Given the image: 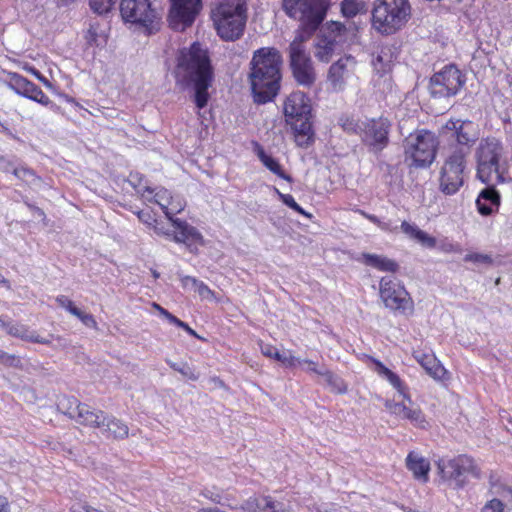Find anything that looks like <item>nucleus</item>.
<instances>
[{
    "mask_svg": "<svg viewBox=\"0 0 512 512\" xmlns=\"http://www.w3.org/2000/svg\"><path fill=\"white\" fill-rule=\"evenodd\" d=\"M464 261L473 263H483L488 265H491L493 262L491 256L481 253H469L465 255Z\"/></svg>",
    "mask_w": 512,
    "mask_h": 512,
    "instance_id": "51",
    "label": "nucleus"
},
{
    "mask_svg": "<svg viewBox=\"0 0 512 512\" xmlns=\"http://www.w3.org/2000/svg\"><path fill=\"white\" fill-rule=\"evenodd\" d=\"M465 152L448 151L440 172V190L446 195L455 194L464 184L467 168Z\"/></svg>",
    "mask_w": 512,
    "mask_h": 512,
    "instance_id": "12",
    "label": "nucleus"
},
{
    "mask_svg": "<svg viewBox=\"0 0 512 512\" xmlns=\"http://www.w3.org/2000/svg\"><path fill=\"white\" fill-rule=\"evenodd\" d=\"M120 13L125 22L139 25L150 32L156 28L161 19L153 0H122Z\"/></svg>",
    "mask_w": 512,
    "mask_h": 512,
    "instance_id": "13",
    "label": "nucleus"
},
{
    "mask_svg": "<svg viewBox=\"0 0 512 512\" xmlns=\"http://www.w3.org/2000/svg\"><path fill=\"white\" fill-rule=\"evenodd\" d=\"M202 7L201 0H171L169 24L172 29L183 31L192 25Z\"/></svg>",
    "mask_w": 512,
    "mask_h": 512,
    "instance_id": "18",
    "label": "nucleus"
},
{
    "mask_svg": "<svg viewBox=\"0 0 512 512\" xmlns=\"http://www.w3.org/2000/svg\"><path fill=\"white\" fill-rule=\"evenodd\" d=\"M171 223L176 230L173 234L175 242L185 244L188 242L203 243V236L194 226L178 218L173 219Z\"/></svg>",
    "mask_w": 512,
    "mask_h": 512,
    "instance_id": "24",
    "label": "nucleus"
},
{
    "mask_svg": "<svg viewBox=\"0 0 512 512\" xmlns=\"http://www.w3.org/2000/svg\"><path fill=\"white\" fill-rule=\"evenodd\" d=\"M255 152H256L259 160L261 161V163L270 172H272L273 174L277 175L281 179H284L290 183L293 181L292 177L283 170L279 161L277 159H275L274 157H272L271 155L267 154L259 144H256Z\"/></svg>",
    "mask_w": 512,
    "mask_h": 512,
    "instance_id": "30",
    "label": "nucleus"
},
{
    "mask_svg": "<svg viewBox=\"0 0 512 512\" xmlns=\"http://www.w3.org/2000/svg\"><path fill=\"white\" fill-rule=\"evenodd\" d=\"M247 0H215L211 19L218 36L225 41L238 40L248 18Z\"/></svg>",
    "mask_w": 512,
    "mask_h": 512,
    "instance_id": "2",
    "label": "nucleus"
},
{
    "mask_svg": "<svg viewBox=\"0 0 512 512\" xmlns=\"http://www.w3.org/2000/svg\"><path fill=\"white\" fill-rule=\"evenodd\" d=\"M503 148L496 138H485L479 143L476 151L477 176L485 184H498L505 181L499 172V159Z\"/></svg>",
    "mask_w": 512,
    "mask_h": 512,
    "instance_id": "7",
    "label": "nucleus"
},
{
    "mask_svg": "<svg viewBox=\"0 0 512 512\" xmlns=\"http://www.w3.org/2000/svg\"><path fill=\"white\" fill-rule=\"evenodd\" d=\"M443 135L451 141L448 151L465 152L468 156L471 147L478 140L479 134L476 125L469 120L450 119L442 128Z\"/></svg>",
    "mask_w": 512,
    "mask_h": 512,
    "instance_id": "14",
    "label": "nucleus"
},
{
    "mask_svg": "<svg viewBox=\"0 0 512 512\" xmlns=\"http://www.w3.org/2000/svg\"><path fill=\"white\" fill-rule=\"evenodd\" d=\"M283 110L287 123L293 126L298 135L307 137L311 135L312 106L309 97L304 92H292L286 98Z\"/></svg>",
    "mask_w": 512,
    "mask_h": 512,
    "instance_id": "10",
    "label": "nucleus"
},
{
    "mask_svg": "<svg viewBox=\"0 0 512 512\" xmlns=\"http://www.w3.org/2000/svg\"><path fill=\"white\" fill-rule=\"evenodd\" d=\"M168 321L171 323V324H174L176 325L177 327H180V328H186V323L183 322L182 320L178 319L176 316L174 315H171L170 318L168 319Z\"/></svg>",
    "mask_w": 512,
    "mask_h": 512,
    "instance_id": "61",
    "label": "nucleus"
},
{
    "mask_svg": "<svg viewBox=\"0 0 512 512\" xmlns=\"http://www.w3.org/2000/svg\"><path fill=\"white\" fill-rule=\"evenodd\" d=\"M465 78L455 65H447L435 73L430 80V92L433 97H451L463 87Z\"/></svg>",
    "mask_w": 512,
    "mask_h": 512,
    "instance_id": "16",
    "label": "nucleus"
},
{
    "mask_svg": "<svg viewBox=\"0 0 512 512\" xmlns=\"http://www.w3.org/2000/svg\"><path fill=\"white\" fill-rule=\"evenodd\" d=\"M500 419L505 429L512 434V416L507 411H502Z\"/></svg>",
    "mask_w": 512,
    "mask_h": 512,
    "instance_id": "57",
    "label": "nucleus"
},
{
    "mask_svg": "<svg viewBox=\"0 0 512 512\" xmlns=\"http://www.w3.org/2000/svg\"><path fill=\"white\" fill-rule=\"evenodd\" d=\"M100 430L107 438L117 440L125 439L129 434V428L123 421L109 415H107L104 428Z\"/></svg>",
    "mask_w": 512,
    "mask_h": 512,
    "instance_id": "33",
    "label": "nucleus"
},
{
    "mask_svg": "<svg viewBox=\"0 0 512 512\" xmlns=\"http://www.w3.org/2000/svg\"><path fill=\"white\" fill-rule=\"evenodd\" d=\"M205 497L209 498L212 502L216 503V504H220V505H225L222 501H221V497L219 495H207V494H204Z\"/></svg>",
    "mask_w": 512,
    "mask_h": 512,
    "instance_id": "63",
    "label": "nucleus"
},
{
    "mask_svg": "<svg viewBox=\"0 0 512 512\" xmlns=\"http://www.w3.org/2000/svg\"><path fill=\"white\" fill-rule=\"evenodd\" d=\"M75 421L84 426L101 429L104 428L107 421V414L102 410L93 409L87 404H83Z\"/></svg>",
    "mask_w": 512,
    "mask_h": 512,
    "instance_id": "27",
    "label": "nucleus"
},
{
    "mask_svg": "<svg viewBox=\"0 0 512 512\" xmlns=\"http://www.w3.org/2000/svg\"><path fill=\"white\" fill-rule=\"evenodd\" d=\"M413 356L432 378L440 380L444 377L446 370L433 354L415 351Z\"/></svg>",
    "mask_w": 512,
    "mask_h": 512,
    "instance_id": "29",
    "label": "nucleus"
},
{
    "mask_svg": "<svg viewBox=\"0 0 512 512\" xmlns=\"http://www.w3.org/2000/svg\"><path fill=\"white\" fill-rule=\"evenodd\" d=\"M166 363L175 371L179 372L181 375L186 377L189 380L196 381L199 379V374L195 371L194 368L190 367L187 362L176 363L169 359H166Z\"/></svg>",
    "mask_w": 512,
    "mask_h": 512,
    "instance_id": "43",
    "label": "nucleus"
},
{
    "mask_svg": "<svg viewBox=\"0 0 512 512\" xmlns=\"http://www.w3.org/2000/svg\"><path fill=\"white\" fill-rule=\"evenodd\" d=\"M82 405L83 403L74 397H63L58 403V408L69 418L76 420Z\"/></svg>",
    "mask_w": 512,
    "mask_h": 512,
    "instance_id": "40",
    "label": "nucleus"
},
{
    "mask_svg": "<svg viewBox=\"0 0 512 512\" xmlns=\"http://www.w3.org/2000/svg\"><path fill=\"white\" fill-rule=\"evenodd\" d=\"M73 315L76 316L85 326L97 329V322L92 314L84 313L80 309L74 310Z\"/></svg>",
    "mask_w": 512,
    "mask_h": 512,
    "instance_id": "50",
    "label": "nucleus"
},
{
    "mask_svg": "<svg viewBox=\"0 0 512 512\" xmlns=\"http://www.w3.org/2000/svg\"><path fill=\"white\" fill-rule=\"evenodd\" d=\"M356 60L353 56L347 55L334 62L328 70L327 80L336 91H341L346 81L354 74Z\"/></svg>",
    "mask_w": 512,
    "mask_h": 512,
    "instance_id": "20",
    "label": "nucleus"
},
{
    "mask_svg": "<svg viewBox=\"0 0 512 512\" xmlns=\"http://www.w3.org/2000/svg\"><path fill=\"white\" fill-rule=\"evenodd\" d=\"M212 79L213 77H207L191 83L195 89V103L199 109L204 108L208 103V88L211 85Z\"/></svg>",
    "mask_w": 512,
    "mask_h": 512,
    "instance_id": "36",
    "label": "nucleus"
},
{
    "mask_svg": "<svg viewBox=\"0 0 512 512\" xmlns=\"http://www.w3.org/2000/svg\"><path fill=\"white\" fill-rule=\"evenodd\" d=\"M280 200L289 208L294 210L295 212L307 217L312 218V214L306 212L302 207H300L295 201L294 197L290 194H280Z\"/></svg>",
    "mask_w": 512,
    "mask_h": 512,
    "instance_id": "45",
    "label": "nucleus"
},
{
    "mask_svg": "<svg viewBox=\"0 0 512 512\" xmlns=\"http://www.w3.org/2000/svg\"><path fill=\"white\" fill-rule=\"evenodd\" d=\"M340 7L342 16L348 19L368 11L367 3L364 0H342Z\"/></svg>",
    "mask_w": 512,
    "mask_h": 512,
    "instance_id": "37",
    "label": "nucleus"
},
{
    "mask_svg": "<svg viewBox=\"0 0 512 512\" xmlns=\"http://www.w3.org/2000/svg\"><path fill=\"white\" fill-rule=\"evenodd\" d=\"M322 377L333 392L338 394H345L347 392V385L345 382L328 369L326 372H323Z\"/></svg>",
    "mask_w": 512,
    "mask_h": 512,
    "instance_id": "42",
    "label": "nucleus"
},
{
    "mask_svg": "<svg viewBox=\"0 0 512 512\" xmlns=\"http://www.w3.org/2000/svg\"><path fill=\"white\" fill-rule=\"evenodd\" d=\"M10 505L8 499L0 495V512H9Z\"/></svg>",
    "mask_w": 512,
    "mask_h": 512,
    "instance_id": "60",
    "label": "nucleus"
},
{
    "mask_svg": "<svg viewBox=\"0 0 512 512\" xmlns=\"http://www.w3.org/2000/svg\"><path fill=\"white\" fill-rule=\"evenodd\" d=\"M310 510L312 512H342L335 507L329 508V507H325V506L317 505V504H314L312 507H310Z\"/></svg>",
    "mask_w": 512,
    "mask_h": 512,
    "instance_id": "58",
    "label": "nucleus"
},
{
    "mask_svg": "<svg viewBox=\"0 0 512 512\" xmlns=\"http://www.w3.org/2000/svg\"><path fill=\"white\" fill-rule=\"evenodd\" d=\"M411 16L408 0H376L372 11V26L383 35L400 30Z\"/></svg>",
    "mask_w": 512,
    "mask_h": 512,
    "instance_id": "5",
    "label": "nucleus"
},
{
    "mask_svg": "<svg viewBox=\"0 0 512 512\" xmlns=\"http://www.w3.org/2000/svg\"><path fill=\"white\" fill-rule=\"evenodd\" d=\"M181 283L184 287L191 284L194 290L199 294L202 299L213 300L215 299V292L212 291L204 282L192 276H182Z\"/></svg>",
    "mask_w": 512,
    "mask_h": 512,
    "instance_id": "38",
    "label": "nucleus"
},
{
    "mask_svg": "<svg viewBox=\"0 0 512 512\" xmlns=\"http://www.w3.org/2000/svg\"><path fill=\"white\" fill-rule=\"evenodd\" d=\"M159 314L161 316H163L164 318H166L167 320L170 318V316L172 315L168 310L164 309L163 307H161L159 310H158Z\"/></svg>",
    "mask_w": 512,
    "mask_h": 512,
    "instance_id": "64",
    "label": "nucleus"
},
{
    "mask_svg": "<svg viewBox=\"0 0 512 512\" xmlns=\"http://www.w3.org/2000/svg\"><path fill=\"white\" fill-rule=\"evenodd\" d=\"M384 406L391 415L399 419L408 420L416 428L427 429L429 427V422L422 410L412 400L410 404L405 399H403V402H395L388 399L385 401Z\"/></svg>",
    "mask_w": 512,
    "mask_h": 512,
    "instance_id": "19",
    "label": "nucleus"
},
{
    "mask_svg": "<svg viewBox=\"0 0 512 512\" xmlns=\"http://www.w3.org/2000/svg\"><path fill=\"white\" fill-rule=\"evenodd\" d=\"M12 173L18 179L25 181L26 183L29 184L33 183L37 179L34 171L25 166L13 168Z\"/></svg>",
    "mask_w": 512,
    "mask_h": 512,
    "instance_id": "44",
    "label": "nucleus"
},
{
    "mask_svg": "<svg viewBox=\"0 0 512 512\" xmlns=\"http://www.w3.org/2000/svg\"><path fill=\"white\" fill-rule=\"evenodd\" d=\"M56 302L59 306L65 308L68 312L73 315V311L78 308L74 305V303L65 295H59L56 297Z\"/></svg>",
    "mask_w": 512,
    "mask_h": 512,
    "instance_id": "56",
    "label": "nucleus"
},
{
    "mask_svg": "<svg viewBox=\"0 0 512 512\" xmlns=\"http://www.w3.org/2000/svg\"><path fill=\"white\" fill-rule=\"evenodd\" d=\"M402 232L409 238L416 240L422 246L427 248H435L437 241L436 238L430 236L425 231L419 229L416 225L411 224L407 221L401 223Z\"/></svg>",
    "mask_w": 512,
    "mask_h": 512,
    "instance_id": "31",
    "label": "nucleus"
},
{
    "mask_svg": "<svg viewBox=\"0 0 512 512\" xmlns=\"http://www.w3.org/2000/svg\"><path fill=\"white\" fill-rule=\"evenodd\" d=\"M9 87L16 94L38 102L44 106L52 104L49 97L42 91L39 86L19 74H13L11 76Z\"/></svg>",
    "mask_w": 512,
    "mask_h": 512,
    "instance_id": "21",
    "label": "nucleus"
},
{
    "mask_svg": "<svg viewBox=\"0 0 512 512\" xmlns=\"http://www.w3.org/2000/svg\"><path fill=\"white\" fill-rule=\"evenodd\" d=\"M0 362L9 367H19L21 365V361L18 356L13 354H8L7 352L0 350Z\"/></svg>",
    "mask_w": 512,
    "mask_h": 512,
    "instance_id": "52",
    "label": "nucleus"
},
{
    "mask_svg": "<svg viewBox=\"0 0 512 512\" xmlns=\"http://www.w3.org/2000/svg\"><path fill=\"white\" fill-rule=\"evenodd\" d=\"M496 184H487V187L483 189L477 200V208L480 214L489 215L493 212L494 208H498L500 205V194L495 190Z\"/></svg>",
    "mask_w": 512,
    "mask_h": 512,
    "instance_id": "26",
    "label": "nucleus"
},
{
    "mask_svg": "<svg viewBox=\"0 0 512 512\" xmlns=\"http://www.w3.org/2000/svg\"><path fill=\"white\" fill-rule=\"evenodd\" d=\"M391 121L386 117L371 118L362 121L359 136L364 145L373 153H379L389 144Z\"/></svg>",
    "mask_w": 512,
    "mask_h": 512,
    "instance_id": "15",
    "label": "nucleus"
},
{
    "mask_svg": "<svg viewBox=\"0 0 512 512\" xmlns=\"http://www.w3.org/2000/svg\"><path fill=\"white\" fill-rule=\"evenodd\" d=\"M137 216L139 220L147 225L148 227H152L154 224H156V218L154 217L153 213L149 210H141L137 212Z\"/></svg>",
    "mask_w": 512,
    "mask_h": 512,
    "instance_id": "54",
    "label": "nucleus"
},
{
    "mask_svg": "<svg viewBox=\"0 0 512 512\" xmlns=\"http://www.w3.org/2000/svg\"><path fill=\"white\" fill-rule=\"evenodd\" d=\"M363 259L366 265L376 268L380 271L394 273L399 269L397 262L382 255L364 253Z\"/></svg>",
    "mask_w": 512,
    "mask_h": 512,
    "instance_id": "34",
    "label": "nucleus"
},
{
    "mask_svg": "<svg viewBox=\"0 0 512 512\" xmlns=\"http://www.w3.org/2000/svg\"><path fill=\"white\" fill-rule=\"evenodd\" d=\"M355 26H346L339 21H329L314 44V56L328 63L334 54L340 52L350 35H354Z\"/></svg>",
    "mask_w": 512,
    "mask_h": 512,
    "instance_id": "6",
    "label": "nucleus"
},
{
    "mask_svg": "<svg viewBox=\"0 0 512 512\" xmlns=\"http://www.w3.org/2000/svg\"><path fill=\"white\" fill-rule=\"evenodd\" d=\"M406 467L415 479L426 483L429 479L430 463L417 452L411 451L406 457Z\"/></svg>",
    "mask_w": 512,
    "mask_h": 512,
    "instance_id": "25",
    "label": "nucleus"
},
{
    "mask_svg": "<svg viewBox=\"0 0 512 512\" xmlns=\"http://www.w3.org/2000/svg\"><path fill=\"white\" fill-rule=\"evenodd\" d=\"M151 228L158 235H164V236H170L171 235V233L168 230H165L162 226H159L157 221H156V224H154Z\"/></svg>",
    "mask_w": 512,
    "mask_h": 512,
    "instance_id": "59",
    "label": "nucleus"
},
{
    "mask_svg": "<svg viewBox=\"0 0 512 512\" xmlns=\"http://www.w3.org/2000/svg\"><path fill=\"white\" fill-rule=\"evenodd\" d=\"M394 59L395 57L392 47H382L372 60V65L375 72L379 75L388 73L391 70Z\"/></svg>",
    "mask_w": 512,
    "mask_h": 512,
    "instance_id": "32",
    "label": "nucleus"
},
{
    "mask_svg": "<svg viewBox=\"0 0 512 512\" xmlns=\"http://www.w3.org/2000/svg\"><path fill=\"white\" fill-rule=\"evenodd\" d=\"M308 38L303 34H297L289 45V59L293 77L299 85L304 87H311L316 81L313 62L304 44Z\"/></svg>",
    "mask_w": 512,
    "mask_h": 512,
    "instance_id": "11",
    "label": "nucleus"
},
{
    "mask_svg": "<svg viewBox=\"0 0 512 512\" xmlns=\"http://www.w3.org/2000/svg\"><path fill=\"white\" fill-rule=\"evenodd\" d=\"M115 3L116 0H89L91 9L98 14L107 13Z\"/></svg>",
    "mask_w": 512,
    "mask_h": 512,
    "instance_id": "46",
    "label": "nucleus"
},
{
    "mask_svg": "<svg viewBox=\"0 0 512 512\" xmlns=\"http://www.w3.org/2000/svg\"><path fill=\"white\" fill-rule=\"evenodd\" d=\"M148 201L158 204L163 210L166 217L172 221L175 219L173 216L180 213L185 208V201L180 196H173L167 189L161 188L153 194L151 198L147 197Z\"/></svg>",
    "mask_w": 512,
    "mask_h": 512,
    "instance_id": "22",
    "label": "nucleus"
},
{
    "mask_svg": "<svg viewBox=\"0 0 512 512\" xmlns=\"http://www.w3.org/2000/svg\"><path fill=\"white\" fill-rule=\"evenodd\" d=\"M0 327L10 336L33 343L50 344L48 339L38 336L22 323L0 316Z\"/></svg>",
    "mask_w": 512,
    "mask_h": 512,
    "instance_id": "23",
    "label": "nucleus"
},
{
    "mask_svg": "<svg viewBox=\"0 0 512 512\" xmlns=\"http://www.w3.org/2000/svg\"><path fill=\"white\" fill-rule=\"evenodd\" d=\"M374 364V371L382 378L386 379L403 397L411 404V396L407 392L406 386L401 381L400 377L387 368L381 361L370 358Z\"/></svg>",
    "mask_w": 512,
    "mask_h": 512,
    "instance_id": "28",
    "label": "nucleus"
},
{
    "mask_svg": "<svg viewBox=\"0 0 512 512\" xmlns=\"http://www.w3.org/2000/svg\"><path fill=\"white\" fill-rule=\"evenodd\" d=\"M379 296L385 308L404 316L414 313V301L403 283L393 276H385L379 282Z\"/></svg>",
    "mask_w": 512,
    "mask_h": 512,
    "instance_id": "9",
    "label": "nucleus"
},
{
    "mask_svg": "<svg viewBox=\"0 0 512 512\" xmlns=\"http://www.w3.org/2000/svg\"><path fill=\"white\" fill-rule=\"evenodd\" d=\"M437 468L441 477L445 480L455 481L457 488H462L465 485L461 477L466 473L476 478L480 477V469L475 464L473 458L467 455H459L449 460L440 459L437 462Z\"/></svg>",
    "mask_w": 512,
    "mask_h": 512,
    "instance_id": "17",
    "label": "nucleus"
},
{
    "mask_svg": "<svg viewBox=\"0 0 512 512\" xmlns=\"http://www.w3.org/2000/svg\"><path fill=\"white\" fill-rule=\"evenodd\" d=\"M342 128L349 133H356L359 135V132H362V121H356L353 118H343L341 119Z\"/></svg>",
    "mask_w": 512,
    "mask_h": 512,
    "instance_id": "47",
    "label": "nucleus"
},
{
    "mask_svg": "<svg viewBox=\"0 0 512 512\" xmlns=\"http://www.w3.org/2000/svg\"><path fill=\"white\" fill-rule=\"evenodd\" d=\"M302 363L307 365V368H306L307 372L315 373L319 376H323V372H326V370H327L325 367L319 368L317 363L312 360H308V359L300 360L299 364H302Z\"/></svg>",
    "mask_w": 512,
    "mask_h": 512,
    "instance_id": "55",
    "label": "nucleus"
},
{
    "mask_svg": "<svg viewBox=\"0 0 512 512\" xmlns=\"http://www.w3.org/2000/svg\"><path fill=\"white\" fill-rule=\"evenodd\" d=\"M438 140L431 131L422 129L410 133L404 140L405 159L411 166L427 167L435 159Z\"/></svg>",
    "mask_w": 512,
    "mask_h": 512,
    "instance_id": "8",
    "label": "nucleus"
},
{
    "mask_svg": "<svg viewBox=\"0 0 512 512\" xmlns=\"http://www.w3.org/2000/svg\"><path fill=\"white\" fill-rule=\"evenodd\" d=\"M359 213L367 220L377 225L381 230L389 232L393 231V228L391 227L390 223L382 221L376 215L369 214L363 210H359Z\"/></svg>",
    "mask_w": 512,
    "mask_h": 512,
    "instance_id": "48",
    "label": "nucleus"
},
{
    "mask_svg": "<svg viewBox=\"0 0 512 512\" xmlns=\"http://www.w3.org/2000/svg\"><path fill=\"white\" fill-rule=\"evenodd\" d=\"M262 502V512H290L292 510L289 501H279L270 495H262Z\"/></svg>",
    "mask_w": 512,
    "mask_h": 512,
    "instance_id": "39",
    "label": "nucleus"
},
{
    "mask_svg": "<svg viewBox=\"0 0 512 512\" xmlns=\"http://www.w3.org/2000/svg\"><path fill=\"white\" fill-rule=\"evenodd\" d=\"M491 492L493 494L499 495L505 500L507 503L512 504V489L502 485H491Z\"/></svg>",
    "mask_w": 512,
    "mask_h": 512,
    "instance_id": "49",
    "label": "nucleus"
},
{
    "mask_svg": "<svg viewBox=\"0 0 512 512\" xmlns=\"http://www.w3.org/2000/svg\"><path fill=\"white\" fill-rule=\"evenodd\" d=\"M28 207L39 217H41L43 220L46 219V215L44 213V211L39 208V207H36L34 205H31V204H28Z\"/></svg>",
    "mask_w": 512,
    "mask_h": 512,
    "instance_id": "62",
    "label": "nucleus"
},
{
    "mask_svg": "<svg viewBox=\"0 0 512 512\" xmlns=\"http://www.w3.org/2000/svg\"><path fill=\"white\" fill-rule=\"evenodd\" d=\"M482 512H504V504L501 500L494 498L484 505Z\"/></svg>",
    "mask_w": 512,
    "mask_h": 512,
    "instance_id": "53",
    "label": "nucleus"
},
{
    "mask_svg": "<svg viewBox=\"0 0 512 512\" xmlns=\"http://www.w3.org/2000/svg\"><path fill=\"white\" fill-rule=\"evenodd\" d=\"M330 0H282V9L300 23L297 34L310 37L324 21Z\"/></svg>",
    "mask_w": 512,
    "mask_h": 512,
    "instance_id": "4",
    "label": "nucleus"
},
{
    "mask_svg": "<svg viewBox=\"0 0 512 512\" xmlns=\"http://www.w3.org/2000/svg\"><path fill=\"white\" fill-rule=\"evenodd\" d=\"M262 495L251 496L240 506L227 505L231 510H242L243 512H262Z\"/></svg>",
    "mask_w": 512,
    "mask_h": 512,
    "instance_id": "41",
    "label": "nucleus"
},
{
    "mask_svg": "<svg viewBox=\"0 0 512 512\" xmlns=\"http://www.w3.org/2000/svg\"><path fill=\"white\" fill-rule=\"evenodd\" d=\"M260 349L264 356L272 358L284 365L285 367H294L300 363V359L294 357L290 352L280 353L274 346L270 344L260 343Z\"/></svg>",
    "mask_w": 512,
    "mask_h": 512,
    "instance_id": "35",
    "label": "nucleus"
},
{
    "mask_svg": "<svg viewBox=\"0 0 512 512\" xmlns=\"http://www.w3.org/2000/svg\"><path fill=\"white\" fill-rule=\"evenodd\" d=\"M249 82L254 101L265 104L275 98L280 89L282 56L274 47H262L253 52Z\"/></svg>",
    "mask_w": 512,
    "mask_h": 512,
    "instance_id": "1",
    "label": "nucleus"
},
{
    "mask_svg": "<svg viewBox=\"0 0 512 512\" xmlns=\"http://www.w3.org/2000/svg\"><path fill=\"white\" fill-rule=\"evenodd\" d=\"M176 82L188 86L193 81L213 77L208 51L195 42L189 48H183L177 56L175 67Z\"/></svg>",
    "mask_w": 512,
    "mask_h": 512,
    "instance_id": "3",
    "label": "nucleus"
}]
</instances>
